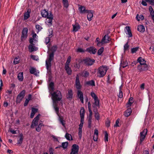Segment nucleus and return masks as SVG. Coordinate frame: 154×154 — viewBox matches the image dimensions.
I'll list each match as a JSON object with an SVG mask.
<instances>
[{
  "instance_id": "nucleus-6",
  "label": "nucleus",
  "mask_w": 154,
  "mask_h": 154,
  "mask_svg": "<svg viewBox=\"0 0 154 154\" xmlns=\"http://www.w3.org/2000/svg\"><path fill=\"white\" fill-rule=\"evenodd\" d=\"M79 150V146L76 144H74L72 146L71 151L70 154H78Z\"/></svg>"
},
{
  "instance_id": "nucleus-23",
  "label": "nucleus",
  "mask_w": 154,
  "mask_h": 154,
  "mask_svg": "<svg viewBox=\"0 0 154 154\" xmlns=\"http://www.w3.org/2000/svg\"><path fill=\"white\" fill-rule=\"evenodd\" d=\"M31 97H32L31 95L30 94H29L27 98L26 99V100L25 101V103L24 104V106H26L27 105L29 101L30 100H31Z\"/></svg>"
},
{
  "instance_id": "nucleus-19",
  "label": "nucleus",
  "mask_w": 154,
  "mask_h": 154,
  "mask_svg": "<svg viewBox=\"0 0 154 154\" xmlns=\"http://www.w3.org/2000/svg\"><path fill=\"white\" fill-rule=\"evenodd\" d=\"M73 92L71 89L69 90L67 94V98L69 100H71L73 98Z\"/></svg>"
},
{
  "instance_id": "nucleus-61",
  "label": "nucleus",
  "mask_w": 154,
  "mask_h": 154,
  "mask_svg": "<svg viewBox=\"0 0 154 154\" xmlns=\"http://www.w3.org/2000/svg\"><path fill=\"white\" fill-rule=\"evenodd\" d=\"M50 37H46L45 38V43L47 45L48 44L50 41Z\"/></svg>"
},
{
  "instance_id": "nucleus-8",
  "label": "nucleus",
  "mask_w": 154,
  "mask_h": 154,
  "mask_svg": "<svg viewBox=\"0 0 154 154\" xmlns=\"http://www.w3.org/2000/svg\"><path fill=\"white\" fill-rule=\"evenodd\" d=\"M111 38L107 34L105 35L101 40V43L102 44L108 43L111 40Z\"/></svg>"
},
{
  "instance_id": "nucleus-3",
  "label": "nucleus",
  "mask_w": 154,
  "mask_h": 154,
  "mask_svg": "<svg viewBox=\"0 0 154 154\" xmlns=\"http://www.w3.org/2000/svg\"><path fill=\"white\" fill-rule=\"evenodd\" d=\"M26 91L25 90H23L21 91L17 96L16 102L17 103H20L25 96Z\"/></svg>"
},
{
  "instance_id": "nucleus-48",
  "label": "nucleus",
  "mask_w": 154,
  "mask_h": 154,
  "mask_svg": "<svg viewBox=\"0 0 154 154\" xmlns=\"http://www.w3.org/2000/svg\"><path fill=\"white\" fill-rule=\"evenodd\" d=\"M57 48V47L56 45H54L51 48V50L52 51L51 52H53V53H54V52L56 51Z\"/></svg>"
},
{
  "instance_id": "nucleus-33",
  "label": "nucleus",
  "mask_w": 154,
  "mask_h": 154,
  "mask_svg": "<svg viewBox=\"0 0 154 154\" xmlns=\"http://www.w3.org/2000/svg\"><path fill=\"white\" fill-rule=\"evenodd\" d=\"M136 19L138 21H140V20H143L144 19V17L142 15H139L137 14L136 17Z\"/></svg>"
},
{
  "instance_id": "nucleus-64",
  "label": "nucleus",
  "mask_w": 154,
  "mask_h": 154,
  "mask_svg": "<svg viewBox=\"0 0 154 154\" xmlns=\"http://www.w3.org/2000/svg\"><path fill=\"white\" fill-rule=\"evenodd\" d=\"M118 97L120 98H122L123 97V93L122 91H120L119 94L118 95Z\"/></svg>"
},
{
  "instance_id": "nucleus-35",
  "label": "nucleus",
  "mask_w": 154,
  "mask_h": 154,
  "mask_svg": "<svg viewBox=\"0 0 154 154\" xmlns=\"http://www.w3.org/2000/svg\"><path fill=\"white\" fill-rule=\"evenodd\" d=\"M46 67L47 69L48 70H49L50 71L51 68L50 67L51 66V62H49V61H48L47 62L46 61Z\"/></svg>"
},
{
  "instance_id": "nucleus-30",
  "label": "nucleus",
  "mask_w": 154,
  "mask_h": 154,
  "mask_svg": "<svg viewBox=\"0 0 154 154\" xmlns=\"http://www.w3.org/2000/svg\"><path fill=\"white\" fill-rule=\"evenodd\" d=\"M17 78L19 81H22L23 79V72L19 73L17 75Z\"/></svg>"
},
{
  "instance_id": "nucleus-54",
  "label": "nucleus",
  "mask_w": 154,
  "mask_h": 154,
  "mask_svg": "<svg viewBox=\"0 0 154 154\" xmlns=\"http://www.w3.org/2000/svg\"><path fill=\"white\" fill-rule=\"evenodd\" d=\"M91 95L94 100L97 99L98 98L97 97L95 93L93 92H92L91 93Z\"/></svg>"
},
{
  "instance_id": "nucleus-34",
  "label": "nucleus",
  "mask_w": 154,
  "mask_h": 154,
  "mask_svg": "<svg viewBox=\"0 0 154 154\" xmlns=\"http://www.w3.org/2000/svg\"><path fill=\"white\" fill-rule=\"evenodd\" d=\"M85 111L83 107H81L80 111V117H84Z\"/></svg>"
},
{
  "instance_id": "nucleus-2",
  "label": "nucleus",
  "mask_w": 154,
  "mask_h": 154,
  "mask_svg": "<svg viewBox=\"0 0 154 154\" xmlns=\"http://www.w3.org/2000/svg\"><path fill=\"white\" fill-rule=\"evenodd\" d=\"M108 68L106 66H100L97 69V76L99 78L103 77L106 75Z\"/></svg>"
},
{
  "instance_id": "nucleus-27",
  "label": "nucleus",
  "mask_w": 154,
  "mask_h": 154,
  "mask_svg": "<svg viewBox=\"0 0 154 154\" xmlns=\"http://www.w3.org/2000/svg\"><path fill=\"white\" fill-rule=\"evenodd\" d=\"M128 63L127 60L121 61V66L123 68H124L128 65Z\"/></svg>"
},
{
  "instance_id": "nucleus-26",
  "label": "nucleus",
  "mask_w": 154,
  "mask_h": 154,
  "mask_svg": "<svg viewBox=\"0 0 154 154\" xmlns=\"http://www.w3.org/2000/svg\"><path fill=\"white\" fill-rule=\"evenodd\" d=\"M137 30L140 32H143L145 31V29L143 25H140L138 26Z\"/></svg>"
},
{
  "instance_id": "nucleus-59",
  "label": "nucleus",
  "mask_w": 154,
  "mask_h": 154,
  "mask_svg": "<svg viewBox=\"0 0 154 154\" xmlns=\"http://www.w3.org/2000/svg\"><path fill=\"white\" fill-rule=\"evenodd\" d=\"M35 28L38 30V32L41 31L42 29V27L39 25H35Z\"/></svg>"
},
{
  "instance_id": "nucleus-15",
  "label": "nucleus",
  "mask_w": 154,
  "mask_h": 154,
  "mask_svg": "<svg viewBox=\"0 0 154 154\" xmlns=\"http://www.w3.org/2000/svg\"><path fill=\"white\" fill-rule=\"evenodd\" d=\"M87 17V19L89 21H91L92 20V18L93 17V11L91 10H89L88 13Z\"/></svg>"
},
{
  "instance_id": "nucleus-28",
  "label": "nucleus",
  "mask_w": 154,
  "mask_h": 154,
  "mask_svg": "<svg viewBox=\"0 0 154 154\" xmlns=\"http://www.w3.org/2000/svg\"><path fill=\"white\" fill-rule=\"evenodd\" d=\"M77 96L79 99L83 97V94L80 90L77 91Z\"/></svg>"
},
{
  "instance_id": "nucleus-52",
  "label": "nucleus",
  "mask_w": 154,
  "mask_h": 154,
  "mask_svg": "<svg viewBox=\"0 0 154 154\" xmlns=\"http://www.w3.org/2000/svg\"><path fill=\"white\" fill-rule=\"evenodd\" d=\"M82 129L79 128L78 135L79 139H81L82 137Z\"/></svg>"
},
{
  "instance_id": "nucleus-12",
  "label": "nucleus",
  "mask_w": 154,
  "mask_h": 154,
  "mask_svg": "<svg viewBox=\"0 0 154 154\" xmlns=\"http://www.w3.org/2000/svg\"><path fill=\"white\" fill-rule=\"evenodd\" d=\"M73 32H76L80 29L81 26L77 22H75L74 24H72Z\"/></svg>"
},
{
  "instance_id": "nucleus-58",
  "label": "nucleus",
  "mask_w": 154,
  "mask_h": 154,
  "mask_svg": "<svg viewBox=\"0 0 154 154\" xmlns=\"http://www.w3.org/2000/svg\"><path fill=\"white\" fill-rule=\"evenodd\" d=\"M19 59L16 57L15 58L14 60V64H16L19 63Z\"/></svg>"
},
{
  "instance_id": "nucleus-10",
  "label": "nucleus",
  "mask_w": 154,
  "mask_h": 154,
  "mask_svg": "<svg viewBox=\"0 0 154 154\" xmlns=\"http://www.w3.org/2000/svg\"><path fill=\"white\" fill-rule=\"evenodd\" d=\"M76 88L78 90H80L82 88V85H81L79 80V77L78 75H77L76 77L75 84Z\"/></svg>"
},
{
  "instance_id": "nucleus-20",
  "label": "nucleus",
  "mask_w": 154,
  "mask_h": 154,
  "mask_svg": "<svg viewBox=\"0 0 154 154\" xmlns=\"http://www.w3.org/2000/svg\"><path fill=\"white\" fill-rule=\"evenodd\" d=\"M137 61L140 63V65H144L146 64V61L144 59L140 57L137 59Z\"/></svg>"
},
{
  "instance_id": "nucleus-57",
  "label": "nucleus",
  "mask_w": 154,
  "mask_h": 154,
  "mask_svg": "<svg viewBox=\"0 0 154 154\" xmlns=\"http://www.w3.org/2000/svg\"><path fill=\"white\" fill-rule=\"evenodd\" d=\"M124 51H126L128 50L129 48V45H128V42H127L124 45Z\"/></svg>"
},
{
  "instance_id": "nucleus-16",
  "label": "nucleus",
  "mask_w": 154,
  "mask_h": 154,
  "mask_svg": "<svg viewBox=\"0 0 154 154\" xmlns=\"http://www.w3.org/2000/svg\"><path fill=\"white\" fill-rule=\"evenodd\" d=\"M125 32L126 34L128 35V37H130L132 36V34L129 26H127L125 28Z\"/></svg>"
},
{
  "instance_id": "nucleus-40",
  "label": "nucleus",
  "mask_w": 154,
  "mask_h": 154,
  "mask_svg": "<svg viewBox=\"0 0 154 154\" xmlns=\"http://www.w3.org/2000/svg\"><path fill=\"white\" fill-rule=\"evenodd\" d=\"M63 4L64 7L67 8L69 6L68 2V0H62Z\"/></svg>"
},
{
  "instance_id": "nucleus-24",
  "label": "nucleus",
  "mask_w": 154,
  "mask_h": 154,
  "mask_svg": "<svg viewBox=\"0 0 154 154\" xmlns=\"http://www.w3.org/2000/svg\"><path fill=\"white\" fill-rule=\"evenodd\" d=\"M65 69L68 75H70L72 74V70L69 66H65Z\"/></svg>"
},
{
  "instance_id": "nucleus-44",
  "label": "nucleus",
  "mask_w": 154,
  "mask_h": 154,
  "mask_svg": "<svg viewBox=\"0 0 154 154\" xmlns=\"http://www.w3.org/2000/svg\"><path fill=\"white\" fill-rule=\"evenodd\" d=\"M49 87L50 88L51 90L53 91L54 90V84L53 82H51L49 84Z\"/></svg>"
},
{
  "instance_id": "nucleus-50",
  "label": "nucleus",
  "mask_w": 154,
  "mask_h": 154,
  "mask_svg": "<svg viewBox=\"0 0 154 154\" xmlns=\"http://www.w3.org/2000/svg\"><path fill=\"white\" fill-rule=\"evenodd\" d=\"M59 121L63 126L64 127H65V123H64L65 121L63 120V118L60 117Z\"/></svg>"
},
{
  "instance_id": "nucleus-31",
  "label": "nucleus",
  "mask_w": 154,
  "mask_h": 154,
  "mask_svg": "<svg viewBox=\"0 0 154 154\" xmlns=\"http://www.w3.org/2000/svg\"><path fill=\"white\" fill-rule=\"evenodd\" d=\"M43 125L42 123H40L37 126V127L35 128V130L36 131L39 132L41 130L42 127Z\"/></svg>"
},
{
  "instance_id": "nucleus-11",
  "label": "nucleus",
  "mask_w": 154,
  "mask_h": 154,
  "mask_svg": "<svg viewBox=\"0 0 154 154\" xmlns=\"http://www.w3.org/2000/svg\"><path fill=\"white\" fill-rule=\"evenodd\" d=\"M137 69L140 71L148 70V67L146 63L144 65H139L138 66Z\"/></svg>"
},
{
  "instance_id": "nucleus-37",
  "label": "nucleus",
  "mask_w": 154,
  "mask_h": 154,
  "mask_svg": "<svg viewBox=\"0 0 154 154\" xmlns=\"http://www.w3.org/2000/svg\"><path fill=\"white\" fill-rule=\"evenodd\" d=\"M89 75V73L88 71H84L82 73V75L83 77L87 78Z\"/></svg>"
},
{
  "instance_id": "nucleus-62",
  "label": "nucleus",
  "mask_w": 154,
  "mask_h": 154,
  "mask_svg": "<svg viewBox=\"0 0 154 154\" xmlns=\"http://www.w3.org/2000/svg\"><path fill=\"white\" fill-rule=\"evenodd\" d=\"M89 112L88 119H92V112L91 110H88Z\"/></svg>"
},
{
  "instance_id": "nucleus-55",
  "label": "nucleus",
  "mask_w": 154,
  "mask_h": 154,
  "mask_svg": "<svg viewBox=\"0 0 154 154\" xmlns=\"http://www.w3.org/2000/svg\"><path fill=\"white\" fill-rule=\"evenodd\" d=\"M94 105L95 106H99V101L98 100V98L97 99L94 100Z\"/></svg>"
},
{
  "instance_id": "nucleus-36",
  "label": "nucleus",
  "mask_w": 154,
  "mask_h": 154,
  "mask_svg": "<svg viewBox=\"0 0 154 154\" xmlns=\"http://www.w3.org/2000/svg\"><path fill=\"white\" fill-rule=\"evenodd\" d=\"M146 135L144 134H143V132L140 133V143H141L144 140L145 138Z\"/></svg>"
},
{
  "instance_id": "nucleus-38",
  "label": "nucleus",
  "mask_w": 154,
  "mask_h": 154,
  "mask_svg": "<svg viewBox=\"0 0 154 154\" xmlns=\"http://www.w3.org/2000/svg\"><path fill=\"white\" fill-rule=\"evenodd\" d=\"M65 137L68 140H72V138L71 135L68 133H66L65 135Z\"/></svg>"
},
{
  "instance_id": "nucleus-51",
  "label": "nucleus",
  "mask_w": 154,
  "mask_h": 154,
  "mask_svg": "<svg viewBox=\"0 0 154 154\" xmlns=\"http://www.w3.org/2000/svg\"><path fill=\"white\" fill-rule=\"evenodd\" d=\"M85 51V50L80 48H79L76 50V52L79 53H84Z\"/></svg>"
},
{
  "instance_id": "nucleus-29",
  "label": "nucleus",
  "mask_w": 154,
  "mask_h": 154,
  "mask_svg": "<svg viewBox=\"0 0 154 154\" xmlns=\"http://www.w3.org/2000/svg\"><path fill=\"white\" fill-rule=\"evenodd\" d=\"M54 53L53 52H51L49 55L48 61L49 62L51 61L54 59Z\"/></svg>"
},
{
  "instance_id": "nucleus-9",
  "label": "nucleus",
  "mask_w": 154,
  "mask_h": 154,
  "mask_svg": "<svg viewBox=\"0 0 154 154\" xmlns=\"http://www.w3.org/2000/svg\"><path fill=\"white\" fill-rule=\"evenodd\" d=\"M97 50L94 46H91L86 48V51L88 52L90 54H96Z\"/></svg>"
},
{
  "instance_id": "nucleus-25",
  "label": "nucleus",
  "mask_w": 154,
  "mask_h": 154,
  "mask_svg": "<svg viewBox=\"0 0 154 154\" xmlns=\"http://www.w3.org/2000/svg\"><path fill=\"white\" fill-rule=\"evenodd\" d=\"M86 84L87 85L91 86H95V82L93 80L87 81L86 83Z\"/></svg>"
},
{
  "instance_id": "nucleus-43",
  "label": "nucleus",
  "mask_w": 154,
  "mask_h": 154,
  "mask_svg": "<svg viewBox=\"0 0 154 154\" xmlns=\"http://www.w3.org/2000/svg\"><path fill=\"white\" fill-rule=\"evenodd\" d=\"M36 69L34 67H31L29 69V72L31 74H34L35 75H36V73H35V72H36Z\"/></svg>"
},
{
  "instance_id": "nucleus-32",
  "label": "nucleus",
  "mask_w": 154,
  "mask_h": 154,
  "mask_svg": "<svg viewBox=\"0 0 154 154\" xmlns=\"http://www.w3.org/2000/svg\"><path fill=\"white\" fill-rule=\"evenodd\" d=\"M133 98L132 97H130L127 103L128 106H131V105L133 103Z\"/></svg>"
},
{
  "instance_id": "nucleus-41",
  "label": "nucleus",
  "mask_w": 154,
  "mask_h": 154,
  "mask_svg": "<svg viewBox=\"0 0 154 154\" xmlns=\"http://www.w3.org/2000/svg\"><path fill=\"white\" fill-rule=\"evenodd\" d=\"M68 145V143L67 142H63L62 143V145L60 146V147H62L63 149H65L67 148Z\"/></svg>"
},
{
  "instance_id": "nucleus-21",
  "label": "nucleus",
  "mask_w": 154,
  "mask_h": 154,
  "mask_svg": "<svg viewBox=\"0 0 154 154\" xmlns=\"http://www.w3.org/2000/svg\"><path fill=\"white\" fill-rule=\"evenodd\" d=\"M32 45H29L28 46L29 50L30 52H32L37 50V48Z\"/></svg>"
},
{
  "instance_id": "nucleus-14",
  "label": "nucleus",
  "mask_w": 154,
  "mask_h": 154,
  "mask_svg": "<svg viewBox=\"0 0 154 154\" xmlns=\"http://www.w3.org/2000/svg\"><path fill=\"white\" fill-rule=\"evenodd\" d=\"M79 10L81 14H85L88 13L89 10L86 9L85 7L80 5H79Z\"/></svg>"
},
{
  "instance_id": "nucleus-7",
  "label": "nucleus",
  "mask_w": 154,
  "mask_h": 154,
  "mask_svg": "<svg viewBox=\"0 0 154 154\" xmlns=\"http://www.w3.org/2000/svg\"><path fill=\"white\" fill-rule=\"evenodd\" d=\"M84 63L87 65L90 66L92 65L95 62L94 60L89 58H87L83 60Z\"/></svg>"
},
{
  "instance_id": "nucleus-45",
  "label": "nucleus",
  "mask_w": 154,
  "mask_h": 154,
  "mask_svg": "<svg viewBox=\"0 0 154 154\" xmlns=\"http://www.w3.org/2000/svg\"><path fill=\"white\" fill-rule=\"evenodd\" d=\"M49 32L48 37L51 38L53 36V31L51 28H50L48 29Z\"/></svg>"
},
{
  "instance_id": "nucleus-1",
  "label": "nucleus",
  "mask_w": 154,
  "mask_h": 154,
  "mask_svg": "<svg viewBox=\"0 0 154 154\" xmlns=\"http://www.w3.org/2000/svg\"><path fill=\"white\" fill-rule=\"evenodd\" d=\"M51 94L54 103H56L58 101H60L62 97L61 92L58 90L54 91Z\"/></svg>"
},
{
  "instance_id": "nucleus-56",
  "label": "nucleus",
  "mask_w": 154,
  "mask_h": 154,
  "mask_svg": "<svg viewBox=\"0 0 154 154\" xmlns=\"http://www.w3.org/2000/svg\"><path fill=\"white\" fill-rule=\"evenodd\" d=\"M92 119H88V128H91V124Z\"/></svg>"
},
{
  "instance_id": "nucleus-22",
  "label": "nucleus",
  "mask_w": 154,
  "mask_h": 154,
  "mask_svg": "<svg viewBox=\"0 0 154 154\" xmlns=\"http://www.w3.org/2000/svg\"><path fill=\"white\" fill-rule=\"evenodd\" d=\"M132 112V109L131 108H129L125 112V116L126 117H128L130 115Z\"/></svg>"
},
{
  "instance_id": "nucleus-42",
  "label": "nucleus",
  "mask_w": 154,
  "mask_h": 154,
  "mask_svg": "<svg viewBox=\"0 0 154 154\" xmlns=\"http://www.w3.org/2000/svg\"><path fill=\"white\" fill-rule=\"evenodd\" d=\"M71 57L70 56H69L67 59L65 65V66H69V63L71 61Z\"/></svg>"
},
{
  "instance_id": "nucleus-63",
  "label": "nucleus",
  "mask_w": 154,
  "mask_h": 154,
  "mask_svg": "<svg viewBox=\"0 0 154 154\" xmlns=\"http://www.w3.org/2000/svg\"><path fill=\"white\" fill-rule=\"evenodd\" d=\"M150 17L152 19L153 21V23H154V11H152L150 12Z\"/></svg>"
},
{
  "instance_id": "nucleus-60",
  "label": "nucleus",
  "mask_w": 154,
  "mask_h": 154,
  "mask_svg": "<svg viewBox=\"0 0 154 154\" xmlns=\"http://www.w3.org/2000/svg\"><path fill=\"white\" fill-rule=\"evenodd\" d=\"M104 140L105 142L108 141V134L107 132L105 133Z\"/></svg>"
},
{
  "instance_id": "nucleus-39",
  "label": "nucleus",
  "mask_w": 154,
  "mask_h": 154,
  "mask_svg": "<svg viewBox=\"0 0 154 154\" xmlns=\"http://www.w3.org/2000/svg\"><path fill=\"white\" fill-rule=\"evenodd\" d=\"M95 113L94 117L96 119L99 120L100 119V115L99 113L97 112V110L96 111H94Z\"/></svg>"
},
{
  "instance_id": "nucleus-53",
  "label": "nucleus",
  "mask_w": 154,
  "mask_h": 154,
  "mask_svg": "<svg viewBox=\"0 0 154 154\" xmlns=\"http://www.w3.org/2000/svg\"><path fill=\"white\" fill-rule=\"evenodd\" d=\"M146 2L149 3V4L152 5H154V0H144Z\"/></svg>"
},
{
  "instance_id": "nucleus-4",
  "label": "nucleus",
  "mask_w": 154,
  "mask_h": 154,
  "mask_svg": "<svg viewBox=\"0 0 154 154\" xmlns=\"http://www.w3.org/2000/svg\"><path fill=\"white\" fill-rule=\"evenodd\" d=\"M40 116V114H39L34 119L30 126L31 128H34L35 126L36 127L38 125V120Z\"/></svg>"
},
{
  "instance_id": "nucleus-13",
  "label": "nucleus",
  "mask_w": 154,
  "mask_h": 154,
  "mask_svg": "<svg viewBox=\"0 0 154 154\" xmlns=\"http://www.w3.org/2000/svg\"><path fill=\"white\" fill-rule=\"evenodd\" d=\"M51 11L49 13L48 11H46L45 9L42 10L41 11V14L42 17L44 18H47L50 15Z\"/></svg>"
},
{
  "instance_id": "nucleus-17",
  "label": "nucleus",
  "mask_w": 154,
  "mask_h": 154,
  "mask_svg": "<svg viewBox=\"0 0 154 154\" xmlns=\"http://www.w3.org/2000/svg\"><path fill=\"white\" fill-rule=\"evenodd\" d=\"M47 18L49 19L48 21V25L50 27L52 25V22L53 18V15L52 14L51 12H50V15H49L48 17Z\"/></svg>"
},
{
  "instance_id": "nucleus-18",
  "label": "nucleus",
  "mask_w": 154,
  "mask_h": 154,
  "mask_svg": "<svg viewBox=\"0 0 154 154\" xmlns=\"http://www.w3.org/2000/svg\"><path fill=\"white\" fill-rule=\"evenodd\" d=\"M30 13L31 9H28L27 11L24 14V20L27 19L30 17Z\"/></svg>"
},
{
  "instance_id": "nucleus-5",
  "label": "nucleus",
  "mask_w": 154,
  "mask_h": 154,
  "mask_svg": "<svg viewBox=\"0 0 154 154\" xmlns=\"http://www.w3.org/2000/svg\"><path fill=\"white\" fill-rule=\"evenodd\" d=\"M28 29L27 28H23L21 36V41H24L27 38L28 36Z\"/></svg>"
},
{
  "instance_id": "nucleus-49",
  "label": "nucleus",
  "mask_w": 154,
  "mask_h": 154,
  "mask_svg": "<svg viewBox=\"0 0 154 154\" xmlns=\"http://www.w3.org/2000/svg\"><path fill=\"white\" fill-rule=\"evenodd\" d=\"M139 48V47H136L135 48H133L131 49V52L133 54L136 53L138 50Z\"/></svg>"
},
{
  "instance_id": "nucleus-46",
  "label": "nucleus",
  "mask_w": 154,
  "mask_h": 154,
  "mask_svg": "<svg viewBox=\"0 0 154 154\" xmlns=\"http://www.w3.org/2000/svg\"><path fill=\"white\" fill-rule=\"evenodd\" d=\"M104 51V47H101L98 51L97 54L98 55H100L103 53Z\"/></svg>"
},
{
  "instance_id": "nucleus-47",
  "label": "nucleus",
  "mask_w": 154,
  "mask_h": 154,
  "mask_svg": "<svg viewBox=\"0 0 154 154\" xmlns=\"http://www.w3.org/2000/svg\"><path fill=\"white\" fill-rule=\"evenodd\" d=\"M55 105L54 106V108L55 109V110L56 111V114L58 115V114L59 112V108L57 106V105L56 103H54Z\"/></svg>"
}]
</instances>
